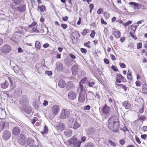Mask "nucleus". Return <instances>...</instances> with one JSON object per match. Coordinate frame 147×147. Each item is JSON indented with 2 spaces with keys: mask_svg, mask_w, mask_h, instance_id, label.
Masks as SVG:
<instances>
[{
  "mask_svg": "<svg viewBox=\"0 0 147 147\" xmlns=\"http://www.w3.org/2000/svg\"><path fill=\"white\" fill-rule=\"evenodd\" d=\"M142 91L144 93H147V85L144 84L142 86Z\"/></svg>",
  "mask_w": 147,
  "mask_h": 147,
  "instance_id": "38",
  "label": "nucleus"
},
{
  "mask_svg": "<svg viewBox=\"0 0 147 147\" xmlns=\"http://www.w3.org/2000/svg\"><path fill=\"white\" fill-rule=\"evenodd\" d=\"M70 112L67 109L62 110L61 113L60 118L62 119H65L68 118Z\"/></svg>",
  "mask_w": 147,
  "mask_h": 147,
  "instance_id": "3",
  "label": "nucleus"
},
{
  "mask_svg": "<svg viewBox=\"0 0 147 147\" xmlns=\"http://www.w3.org/2000/svg\"><path fill=\"white\" fill-rule=\"evenodd\" d=\"M74 121H74V118L73 117H71L69 119V124L72 126V125L74 124Z\"/></svg>",
  "mask_w": 147,
  "mask_h": 147,
  "instance_id": "44",
  "label": "nucleus"
},
{
  "mask_svg": "<svg viewBox=\"0 0 147 147\" xmlns=\"http://www.w3.org/2000/svg\"><path fill=\"white\" fill-rule=\"evenodd\" d=\"M77 140V138L74 136L73 137L68 141V142L69 144H74Z\"/></svg>",
  "mask_w": 147,
  "mask_h": 147,
  "instance_id": "22",
  "label": "nucleus"
},
{
  "mask_svg": "<svg viewBox=\"0 0 147 147\" xmlns=\"http://www.w3.org/2000/svg\"><path fill=\"white\" fill-rule=\"evenodd\" d=\"M124 77L120 74H118L117 75V78L116 79L117 82L120 83L121 81V80H123Z\"/></svg>",
  "mask_w": 147,
  "mask_h": 147,
  "instance_id": "13",
  "label": "nucleus"
},
{
  "mask_svg": "<svg viewBox=\"0 0 147 147\" xmlns=\"http://www.w3.org/2000/svg\"><path fill=\"white\" fill-rule=\"evenodd\" d=\"M11 134L10 132L8 130H5L3 133L2 138L5 140H8L10 138Z\"/></svg>",
  "mask_w": 147,
  "mask_h": 147,
  "instance_id": "6",
  "label": "nucleus"
},
{
  "mask_svg": "<svg viewBox=\"0 0 147 147\" xmlns=\"http://www.w3.org/2000/svg\"><path fill=\"white\" fill-rule=\"evenodd\" d=\"M71 69L73 74L76 75L79 69L78 65L77 64H75L71 67Z\"/></svg>",
  "mask_w": 147,
  "mask_h": 147,
  "instance_id": "8",
  "label": "nucleus"
},
{
  "mask_svg": "<svg viewBox=\"0 0 147 147\" xmlns=\"http://www.w3.org/2000/svg\"><path fill=\"white\" fill-rule=\"evenodd\" d=\"M15 93L18 95H21L22 93V90L20 88H18L15 90Z\"/></svg>",
  "mask_w": 147,
  "mask_h": 147,
  "instance_id": "34",
  "label": "nucleus"
},
{
  "mask_svg": "<svg viewBox=\"0 0 147 147\" xmlns=\"http://www.w3.org/2000/svg\"><path fill=\"white\" fill-rule=\"evenodd\" d=\"M108 128L114 132H117L119 127V120L116 115L111 117L108 120Z\"/></svg>",
  "mask_w": 147,
  "mask_h": 147,
  "instance_id": "1",
  "label": "nucleus"
},
{
  "mask_svg": "<svg viewBox=\"0 0 147 147\" xmlns=\"http://www.w3.org/2000/svg\"><path fill=\"white\" fill-rule=\"evenodd\" d=\"M68 96L69 99L71 100H73L76 98V94L74 92H69Z\"/></svg>",
  "mask_w": 147,
  "mask_h": 147,
  "instance_id": "11",
  "label": "nucleus"
},
{
  "mask_svg": "<svg viewBox=\"0 0 147 147\" xmlns=\"http://www.w3.org/2000/svg\"><path fill=\"white\" fill-rule=\"evenodd\" d=\"M64 135L67 137H69L72 135V131L70 129L65 130L64 132Z\"/></svg>",
  "mask_w": 147,
  "mask_h": 147,
  "instance_id": "18",
  "label": "nucleus"
},
{
  "mask_svg": "<svg viewBox=\"0 0 147 147\" xmlns=\"http://www.w3.org/2000/svg\"><path fill=\"white\" fill-rule=\"evenodd\" d=\"M110 111V107H108L106 104H105L102 109V113L104 114H107L109 113Z\"/></svg>",
  "mask_w": 147,
  "mask_h": 147,
  "instance_id": "9",
  "label": "nucleus"
},
{
  "mask_svg": "<svg viewBox=\"0 0 147 147\" xmlns=\"http://www.w3.org/2000/svg\"><path fill=\"white\" fill-rule=\"evenodd\" d=\"M38 10L39 11V10H40L41 12H42L46 10V8L45 5H42L40 6L39 5L38 7Z\"/></svg>",
  "mask_w": 147,
  "mask_h": 147,
  "instance_id": "25",
  "label": "nucleus"
},
{
  "mask_svg": "<svg viewBox=\"0 0 147 147\" xmlns=\"http://www.w3.org/2000/svg\"><path fill=\"white\" fill-rule=\"evenodd\" d=\"M108 32V29L106 28H105L104 30V34L106 36H107V35Z\"/></svg>",
  "mask_w": 147,
  "mask_h": 147,
  "instance_id": "51",
  "label": "nucleus"
},
{
  "mask_svg": "<svg viewBox=\"0 0 147 147\" xmlns=\"http://www.w3.org/2000/svg\"><path fill=\"white\" fill-rule=\"evenodd\" d=\"M141 137L143 139L145 140L147 137V135L146 134L142 135H141Z\"/></svg>",
  "mask_w": 147,
  "mask_h": 147,
  "instance_id": "61",
  "label": "nucleus"
},
{
  "mask_svg": "<svg viewBox=\"0 0 147 147\" xmlns=\"http://www.w3.org/2000/svg\"><path fill=\"white\" fill-rule=\"evenodd\" d=\"M71 36H72L73 37V40L74 38V39L76 38V39L79 38L80 37V35L79 33L77 32H74L72 33Z\"/></svg>",
  "mask_w": 147,
  "mask_h": 147,
  "instance_id": "23",
  "label": "nucleus"
},
{
  "mask_svg": "<svg viewBox=\"0 0 147 147\" xmlns=\"http://www.w3.org/2000/svg\"><path fill=\"white\" fill-rule=\"evenodd\" d=\"M65 63L67 65H71L72 64L73 62L72 60L71 59L66 60V61H65Z\"/></svg>",
  "mask_w": 147,
  "mask_h": 147,
  "instance_id": "33",
  "label": "nucleus"
},
{
  "mask_svg": "<svg viewBox=\"0 0 147 147\" xmlns=\"http://www.w3.org/2000/svg\"><path fill=\"white\" fill-rule=\"evenodd\" d=\"M11 50V48L8 45H5L1 48V51L3 54L9 53Z\"/></svg>",
  "mask_w": 147,
  "mask_h": 147,
  "instance_id": "5",
  "label": "nucleus"
},
{
  "mask_svg": "<svg viewBox=\"0 0 147 147\" xmlns=\"http://www.w3.org/2000/svg\"><path fill=\"white\" fill-rule=\"evenodd\" d=\"M34 141L33 139L31 138H28L26 140L25 143L26 144V146H27V145H31V144H34Z\"/></svg>",
  "mask_w": 147,
  "mask_h": 147,
  "instance_id": "19",
  "label": "nucleus"
},
{
  "mask_svg": "<svg viewBox=\"0 0 147 147\" xmlns=\"http://www.w3.org/2000/svg\"><path fill=\"white\" fill-rule=\"evenodd\" d=\"M63 65L61 62H58L57 63L56 68L57 71H61L63 70Z\"/></svg>",
  "mask_w": 147,
  "mask_h": 147,
  "instance_id": "14",
  "label": "nucleus"
},
{
  "mask_svg": "<svg viewBox=\"0 0 147 147\" xmlns=\"http://www.w3.org/2000/svg\"><path fill=\"white\" fill-rule=\"evenodd\" d=\"M45 73L47 74L49 76H51L52 74V72L51 71H45Z\"/></svg>",
  "mask_w": 147,
  "mask_h": 147,
  "instance_id": "52",
  "label": "nucleus"
},
{
  "mask_svg": "<svg viewBox=\"0 0 147 147\" xmlns=\"http://www.w3.org/2000/svg\"><path fill=\"white\" fill-rule=\"evenodd\" d=\"M9 86L8 82L5 80V81L3 83H2L1 84V87L3 89H5L7 88Z\"/></svg>",
  "mask_w": 147,
  "mask_h": 147,
  "instance_id": "20",
  "label": "nucleus"
},
{
  "mask_svg": "<svg viewBox=\"0 0 147 147\" xmlns=\"http://www.w3.org/2000/svg\"><path fill=\"white\" fill-rule=\"evenodd\" d=\"M94 131V128H90L87 131V133L88 135H90L92 134Z\"/></svg>",
  "mask_w": 147,
  "mask_h": 147,
  "instance_id": "41",
  "label": "nucleus"
},
{
  "mask_svg": "<svg viewBox=\"0 0 147 147\" xmlns=\"http://www.w3.org/2000/svg\"><path fill=\"white\" fill-rule=\"evenodd\" d=\"M11 39L16 43H17L19 40L18 37L15 35H13Z\"/></svg>",
  "mask_w": 147,
  "mask_h": 147,
  "instance_id": "31",
  "label": "nucleus"
},
{
  "mask_svg": "<svg viewBox=\"0 0 147 147\" xmlns=\"http://www.w3.org/2000/svg\"><path fill=\"white\" fill-rule=\"evenodd\" d=\"M123 105L127 109H129L130 107V104L127 101H125L123 103Z\"/></svg>",
  "mask_w": 147,
  "mask_h": 147,
  "instance_id": "28",
  "label": "nucleus"
},
{
  "mask_svg": "<svg viewBox=\"0 0 147 147\" xmlns=\"http://www.w3.org/2000/svg\"><path fill=\"white\" fill-rule=\"evenodd\" d=\"M90 108V106L88 105L85 106L84 107V109L85 110H89Z\"/></svg>",
  "mask_w": 147,
  "mask_h": 147,
  "instance_id": "54",
  "label": "nucleus"
},
{
  "mask_svg": "<svg viewBox=\"0 0 147 147\" xmlns=\"http://www.w3.org/2000/svg\"><path fill=\"white\" fill-rule=\"evenodd\" d=\"M69 57L70 58V59L72 60L73 62H75V61L74 60L76 58V57L72 53H70L69 54Z\"/></svg>",
  "mask_w": 147,
  "mask_h": 147,
  "instance_id": "40",
  "label": "nucleus"
},
{
  "mask_svg": "<svg viewBox=\"0 0 147 147\" xmlns=\"http://www.w3.org/2000/svg\"><path fill=\"white\" fill-rule=\"evenodd\" d=\"M65 127V125L63 123H61L57 127V128L60 131H62Z\"/></svg>",
  "mask_w": 147,
  "mask_h": 147,
  "instance_id": "26",
  "label": "nucleus"
},
{
  "mask_svg": "<svg viewBox=\"0 0 147 147\" xmlns=\"http://www.w3.org/2000/svg\"><path fill=\"white\" fill-rule=\"evenodd\" d=\"M142 44L141 42H140L137 44V48L138 49H140L142 48Z\"/></svg>",
  "mask_w": 147,
  "mask_h": 147,
  "instance_id": "55",
  "label": "nucleus"
},
{
  "mask_svg": "<svg viewBox=\"0 0 147 147\" xmlns=\"http://www.w3.org/2000/svg\"><path fill=\"white\" fill-rule=\"evenodd\" d=\"M19 103L23 106H25L28 105L29 100L26 96H23L20 99Z\"/></svg>",
  "mask_w": 147,
  "mask_h": 147,
  "instance_id": "4",
  "label": "nucleus"
},
{
  "mask_svg": "<svg viewBox=\"0 0 147 147\" xmlns=\"http://www.w3.org/2000/svg\"><path fill=\"white\" fill-rule=\"evenodd\" d=\"M80 125L79 124H78L76 121H74L73 125L70 126V127H73L74 129H76L80 127Z\"/></svg>",
  "mask_w": 147,
  "mask_h": 147,
  "instance_id": "30",
  "label": "nucleus"
},
{
  "mask_svg": "<svg viewBox=\"0 0 147 147\" xmlns=\"http://www.w3.org/2000/svg\"><path fill=\"white\" fill-rule=\"evenodd\" d=\"M142 130L143 131H147V126H143L141 128Z\"/></svg>",
  "mask_w": 147,
  "mask_h": 147,
  "instance_id": "57",
  "label": "nucleus"
},
{
  "mask_svg": "<svg viewBox=\"0 0 147 147\" xmlns=\"http://www.w3.org/2000/svg\"><path fill=\"white\" fill-rule=\"evenodd\" d=\"M35 47L38 49H40L41 48V44L38 41H36L35 43Z\"/></svg>",
  "mask_w": 147,
  "mask_h": 147,
  "instance_id": "32",
  "label": "nucleus"
},
{
  "mask_svg": "<svg viewBox=\"0 0 147 147\" xmlns=\"http://www.w3.org/2000/svg\"><path fill=\"white\" fill-rule=\"evenodd\" d=\"M68 19V17L67 16H65V17H62V20L64 21H66Z\"/></svg>",
  "mask_w": 147,
  "mask_h": 147,
  "instance_id": "63",
  "label": "nucleus"
},
{
  "mask_svg": "<svg viewBox=\"0 0 147 147\" xmlns=\"http://www.w3.org/2000/svg\"><path fill=\"white\" fill-rule=\"evenodd\" d=\"M108 143L111 146L113 147H115L116 146L115 144L111 140L109 141Z\"/></svg>",
  "mask_w": 147,
  "mask_h": 147,
  "instance_id": "47",
  "label": "nucleus"
},
{
  "mask_svg": "<svg viewBox=\"0 0 147 147\" xmlns=\"http://www.w3.org/2000/svg\"><path fill=\"white\" fill-rule=\"evenodd\" d=\"M81 143L80 141H77L74 144V147H80Z\"/></svg>",
  "mask_w": 147,
  "mask_h": 147,
  "instance_id": "42",
  "label": "nucleus"
},
{
  "mask_svg": "<svg viewBox=\"0 0 147 147\" xmlns=\"http://www.w3.org/2000/svg\"><path fill=\"white\" fill-rule=\"evenodd\" d=\"M95 32L94 30H92V32L90 34V36L92 38H93L95 36Z\"/></svg>",
  "mask_w": 147,
  "mask_h": 147,
  "instance_id": "53",
  "label": "nucleus"
},
{
  "mask_svg": "<svg viewBox=\"0 0 147 147\" xmlns=\"http://www.w3.org/2000/svg\"><path fill=\"white\" fill-rule=\"evenodd\" d=\"M61 26L64 29H65L67 27V25L65 24H62Z\"/></svg>",
  "mask_w": 147,
  "mask_h": 147,
  "instance_id": "56",
  "label": "nucleus"
},
{
  "mask_svg": "<svg viewBox=\"0 0 147 147\" xmlns=\"http://www.w3.org/2000/svg\"><path fill=\"white\" fill-rule=\"evenodd\" d=\"M116 38H119L121 36V33L119 31H114L113 33Z\"/></svg>",
  "mask_w": 147,
  "mask_h": 147,
  "instance_id": "29",
  "label": "nucleus"
},
{
  "mask_svg": "<svg viewBox=\"0 0 147 147\" xmlns=\"http://www.w3.org/2000/svg\"><path fill=\"white\" fill-rule=\"evenodd\" d=\"M26 10V6L25 5H21L18 7L17 10L21 12H25Z\"/></svg>",
  "mask_w": 147,
  "mask_h": 147,
  "instance_id": "16",
  "label": "nucleus"
},
{
  "mask_svg": "<svg viewBox=\"0 0 147 147\" xmlns=\"http://www.w3.org/2000/svg\"><path fill=\"white\" fill-rule=\"evenodd\" d=\"M84 147H94V145L93 143L90 142L86 144Z\"/></svg>",
  "mask_w": 147,
  "mask_h": 147,
  "instance_id": "39",
  "label": "nucleus"
},
{
  "mask_svg": "<svg viewBox=\"0 0 147 147\" xmlns=\"http://www.w3.org/2000/svg\"><path fill=\"white\" fill-rule=\"evenodd\" d=\"M38 118L36 117H34L33 119L30 120L32 124H34L38 120Z\"/></svg>",
  "mask_w": 147,
  "mask_h": 147,
  "instance_id": "45",
  "label": "nucleus"
},
{
  "mask_svg": "<svg viewBox=\"0 0 147 147\" xmlns=\"http://www.w3.org/2000/svg\"><path fill=\"white\" fill-rule=\"evenodd\" d=\"M12 132L13 134L16 136L18 135L20 132V129L19 128L16 126L14 127L12 129Z\"/></svg>",
  "mask_w": 147,
  "mask_h": 147,
  "instance_id": "12",
  "label": "nucleus"
},
{
  "mask_svg": "<svg viewBox=\"0 0 147 147\" xmlns=\"http://www.w3.org/2000/svg\"><path fill=\"white\" fill-rule=\"evenodd\" d=\"M116 85H117L118 86L121 87L125 90H126L127 89V87L125 85L122 84H116Z\"/></svg>",
  "mask_w": 147,
  "mask_h": 147,
  "instance_id": "43",
  "label": "nucleus"
},
{
  "mask_svg": "<svg viewBox=\"0 0 147 147\" xmlns=\"http://www.w3.org/2000/svg\"><path fill=\"white\" fill-rule=\"evenodd\" d=\"M48 131V128L47 126L45 125L44 127L43 131H42L41 133L43 135L44 134H46L47 133Z\"/></svg>",
  "mask_w": 147,
  "mask_h": 147,
  "instance_id": "37",
  "label": "nucleus"
},
{
  "mask_svg": "<svg viewBox=\"0 0 147 147\" xmlns=\"http://www.w3.org/2000/svg\"><path fill=\"white\" fill-rule=\"evenodd\" d=\"M24 111L28 114H30L31 113L32 110V108L30 106H26L24 107Z\"/></svg>",
  "mask_w": 147,
  "mask_h": 147,
  "instance_id": "17",
  "label": "nucleus"
},
{
  "mask_svg": "<svg viewBox=\"0 0 147 147\" xmlns=\"http://www.w3.org/2000/svg\"><path fill=\"white\" fill-rule=\"evenodd\" d=\"M18 142L21 145H24L26 144V142L22 137L20 138L18 140Z\"/></svg>",
  "mask_w": 147,
  "mask_h": 147,
  "instance_id": "27",
  "label": "nucleus"
},
{
  "mask_svg": "<svg viewBox=\"0 0 147 147\" xmlns=\"http://www.w3.org/2000/svg\"><path fill=\"white\" fill-rule=\"evenodd\" d=\"M13 69L16 73H18L19 72L20 69L18 66L16 65L14 67Z\"/></svg>",
  "mask_w": 147,
  "mask_h": 147,
  "instance_id": "36",
  "label": "nucleus"
},
{
  "mask_svg": "<svg viewBox=\"0 0 147 147\" xmlns=\"http://www.w3.org/2000/svg\"><path fill=\"white\" fill-rule=\"evenodd\" d=\"M111 68L115 71H118V69L115 66L112 65L111 66Z\"/></svg>",
  "mask_w": 147,
  "mask_h": 147,
  "instance_id": "60",
  "label": "nucleus"
},
{
  "mask_svg": "<svg viewBox=\"0 0 147 147\" xmlns=\"http://www.w3.org/2000/svg\"><path fill=\"white\" fill-rule=\"evenodd\" d=\"M90 42L88 41L87 42L84 43V46L86 47H87L88 48H90L89 44H90Z\"/></svg>",
  "mask_w": 147,
  "mask_h": 147,
  "instance_id": "50",
  "label": "nucleus"
},
{
  "mask_svg": "<svg viewBox=\"0 0 147 147\" xmlns=\"http://www.w3.org/2000/svg\"><path fill=\"white\" fill-rule=\"evenodd\" d=\"M83 79H82L80 82L79 85L80 87L78 88L77 90L78 91H80V94L78 97L79 101L81 102H83V94H82V91L83 90Z\"/></svg>",
  "mask_w": 147,
  "mask_h": 147,
  "instance_id": "2",
  "label": "nucleus"
},
{
  "mask_svg": "<svg viewBox=\"0 0 147 147\" xmlns=\"http://www.w3.org/2000/svg\"><path fill=\"white\" fill-rule=\"evenodd\" d=\"M135 32L134 31H132L129 33V35L131 37L135 40L137 39V37L136 35H134Z\"/></svg>",
  "mask_w": 147,
  "mask_h": 147,
  "instance_id": "35",
  "label": "nucleus"
},
{
  "mask_svg": "<svg viewBox=\"0 0 147 147\" xmlns=\"http://www.w3.org/2000/svg\"><path fill=\"white\" fill-rule=\"evenodd\" d=\"M7 126H8L7 123L1 122L0 123V130L1 131L3 129L6 128Z\"/></svg>",
  "mask_w": 147,
  "mask_h": 147,
  "instance_id": "15",
  "label": "nucleus"
},
{
  "mask_svg": "<svg viewBox=\"0 0 147 147\" xmlns=\"http://www.w3.org/2000/svg\"><path fill=\"white\" fill-rule=\"evenodd\" d=\"M32 32L39 33V31L36 28L34 27L32 28Z\"/></svg>",
  "mask_w": 147,
  "mask_h": 147,
  "instance_id": "48",
  "label": "nucleus"
},
{
  "mask_svg": "<svg viewBox=\"0 0 147 147\" xmlns=\"http://www.w3.org/2000/svg\"><path fill=\"white\" fill-rule=\"evenodd\" d=\"M104 16L105 18L106 19L109 18L110 17L109 14L106 12H104Z\"/></svg>",
  "mask_w": 147,
  "mask_h": 147,
  "instance_id": "49",
  "label": "nucleus"
},
{
  "mask_svg": "<svg viewBox=\"0 0 147 147\" xmlns=\"http://www.w3.org/2000/svg\"><path fill=\"white\" fill-rule=\"evenodd\" d=\"M137 28V26H132L131 28L133 30L132 31H134L135 32V30Z\"/></svg>",
  "mask_w": 147,
  "mask_h": 147,
  "instance_id": "64",
  "label": "nucleus"
},
{
  "mask_svg": "<svg viewBox=\"0 0 147 147\" xmlns=\"http://www.w3.org/2000/svg\"><path fill=\"white\" fill-rule=\"evenodd\" d=\"M136 86H140L141 85V83L139 81H137L136 82Z\"/></svg>",
  "mask_w": 147,
  "mask_h": 147,
  "instance_id": "59",
  "label": "nucleus"
},
{
  "mask_svg": "<svg viewBox=\"0 0 147 147\" xmlns=\"http://www.w3.org/2000/svg\"><path fill=\"white\" fill-rule=\"evenodd\" d=\"M59 108L57 105H54L52 108V112L53 115L54 117L59 112Z\"/></svg>",
  "mask_w": 147,
  "mask_h": 147,
  "instance_id": "7",
  "label": "nucleus"
},
{
  "mask_svg": "<svg viewBox=\"0 0 147 147\" xmlns=\"http://www.w3.org/2000/svg\"><path fill=\"white\" fill-rule=\"evenodd\" d=\"M20 4L14 1L10 5V7L11 8L13 9H16L17 10V5Z\"/></svg>",
  "mask_w": 147,
  "mask_h": 147,
  "instance_id": "24",
  "label": "nucleus"
},
{
  "mask_svg": "<svg viewBox=\"0 0 147 147\" xmlns=\"http://www.w3.org/2000/svg\"><path fill=\"white\" fill-rule=\"evenodd\" d=\"M89 79V78L87 77L83 78V84L86 83L90 87H92L94 84V82H90L88 80Z\"/></svg>",
  "mask_w": 147,
  "mask_h": 147,
  "instance_id": "10",
  "label": "nucleus"
},
{
  "mask_svg": "<svg viewBox=\"0 0 147 147\" xmlns=\"http://www.w3.org/2000/svg\"><path fill=\"white\" fill-rule=\"evenodd\" d=\"M135 6V9H139L140 8V5L139 4L137 3H136V4Z\"/></svg>",
  "mask_w": 147,
  "mask_h": 147,
  "instance_id": "62",
  "label": "nucleus"
},
{
  "mask_svg": "<svg viewBox=\"0 0 147 147\" xmlns=\"http://www.w3.org/2000/svg\"><path fill=\"white\" fill-rule=\"evenodd\" d=\"M119 65L120 67L122 68H124L126 67L124 63H119Z\"/></svg>",
  "mask_w": 147,
  "mask_h": 147,
  "instance_id": "58",
  "label": "nucleus"
},
{
  "mask_svg": "<svg viewBox=\"0 0 147 147\" xmlns=\"http://www.w3.org/2000/svg\"><path fill=\"white\" fill-rule=\"evenodd\" d=\"M94 5L93 4L91 3L89 4V7L90 8V12L91 13L92 10L93 9L94 7Z\"/></svg>",
  "mask_w": 147,
  "mask_h": 147,
  "instance_id": "46",
  "label": "nucleus"
},
{
  "mask_svg": "<svg viewBox=\"0 0 147 147\" xmlns=\"http://www.w3.org/2000/svg\"><path fill=\"white\" fill-rule=\"evenodd\" d=\"M65 81L63 80H60L58 82L59 86L61 88L65 87Z\"/></svg>",
  "mask_w": 147,
  "mask_h": 147,
  "instance_id": "21",
  "label": "nucleus"
}]
</instances>
